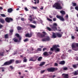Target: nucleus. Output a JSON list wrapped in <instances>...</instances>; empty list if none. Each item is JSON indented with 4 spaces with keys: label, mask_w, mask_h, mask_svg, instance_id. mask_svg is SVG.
<instances>
[{
    "label": "nucleus",
    "mask_w": 78,
    "mask_h": 78,
    "mask_svg": "<svg viewBox=\"0 0 78 78\" xmlns=\"http://www.w3.org/2000/svg\"><path fill=\"white\" fill-rule=\"evenodd\" d=\"M32 8H33V9H37V7L32 6Z\"/></svg>",
    "instance_id": "48"
},
{
    "label": "nucleus",
    "mask_w": 78,
    "mask_h": 78,
    "mask_svg": "<svg viewBox=\"0 0 78 78\" xmlns=\"http://www.w3.org/2000/svg\"><path fill=\"white\" fill-rule=\"evenodd\" d=\"M50 40V38L49 36H47L46 37L43 38L42 39V41L45 42V41H49Z\"/></svg>",
    "instance_id": "7"
},
{
    "label": "nucleus",
    "mask_w": 78,
    "mask_h": 78,
    "mask_svg": "<svg viewBox=\"0 0 78 78\" xmlns=\"http://www.w3.org/2000/svg\"><path fill=\"white\" fill-rule=\"evenodd\" d=\"M3 53H4V52H0V56H3Z\"/></svg>",
    "instance_id": "40"
},
{
    "label": "nucleus",
    "mask_w": 78,
    "mask_h": 78,
    "mask_svg": "<svg viewBox=\"0 0 78 78\" xmlns=\"http://www.w3.org/2000/svg\"><path fill=\"white\" fill-rule=\"evenodd\" d=\"M53 7V8H55L57 9H62V7L61 6L60 4L58 3H56L54 4Z\"/></svg>",
    "instance_id": "2"
},
{
    "label": "nucleus",
    "mask_w": 78,
    "mask_h": 78,
    "mask_svg": "<svg viewBox=\"0 0 78 78\" xmlns=\"http://www.w3.org/2000/svg\"><path fill=\"white\" fill-rule=\"evenodd\" d=\"M10 31V35H12V32L13 31H14V30H13V29H11L10 30H9Z\"/></svg>",
    "instance_id": "27"
},
{
    "label": "nucleus",
    "mask_w": 78,
    "mask_h": 78,
    "mask_svg": "<svg viewBox=\"0 0 78 78\" xmlns=\"http://www.w3.org/2000/svg\"><path fill=\"white\" fill-rule=\"evenodd\" d=\"M25 36L28 37H31V36H32V34L31 33L29 34V33H27L26 34Z\"/></svg>",
    "instance_id": "12"
},
{
    "label": "nucleus",
    "mask_w": 78,
    "mask_h": 78,
    "mask_svg": "<svg viewBox=\"0 0 78 78\" xmlns=\"http://www.w3.org/2000/svg\"><path fill=\"white\" fill-rule=\"evenodd\" d=\"M56 17L57 18V19H59L60 20H61L62 21H64V20H64V19L63 17V16H61L57 15L56 16Z\"/></svg>",
    "instance_id": "8"
},
{
    "label": "nucleus",
    "mask_w": 78,
    "mask_h": 78,
    "mask_svg": "<svg viewBox=\"0 0 78 78\" xmlns=\"http://www.w3.org/2000/svg\"><path fill=\"white\" fill-rule=\"evenodd\" d=\"M72 67L74 69H76V68L77 67V65L76 64L73 65L72 66Z\"/></svg>",
    "instance_id": "28"
},
{
    "label": "nucleus",
    "mask_w": 78,
    "mask_h": 78,
    "mask_svg": "<svg viewBox=\"0 0 78 78\" xmlns=\"http://www.w3.org/2000/svg\"><path fill=\"white\" fill-rule=\"evenodd\" d=\"M46 49H47V48H43V51H45V50Z\"/></svg>",
    "instance_id": "59"
},
{
    "label": "nucleus",
    "mask_w": 78,
    "mask_h": 78,
    "mask_svg": "<svg viewBox=\"0 0 78 78\" xmlns=\"http://www.w3.org/2000/svg\"><path fill=\"white\" fill-rule=\"evenodd\" d=\"M60 13H61L62 15H64L66 14V12L63 10L60 11Z\"/></svg>",
    "instance_id": "24"
},
{
    "label": "nucleus",
    "mask_w": 78,
    "mask_h": 78,
    "mask_svg": "<svg viewBox=\"0 0 78 78\" xmlns=\"http://www.w3.org/2000/svg\"><path fill=\"white\" fill-rule=\"evenodd\" d=\"M28 20H30V22H32L33 21V18H28Z\"/></svg>",
    "instance_id": "44"
},
{
    "label": "nucleus",
    "mask_w": 78,
    "mask_h": 78,
    "mask_svg": "<svg viewBox=\"0 0 78 78\" xmlns=\"http://www.w3.org/2000/svg\"><path fill=\"white\" fill-rule=\"evenodd\" d=\"M5 20L6 22H7V23H9V22H12V21H13V19L11 18L7 17L5 18Z\"/></svg>",
    "instance_id": "5"
},
{
    "label": "nucleus",
    "mask_w": 78,
    "mask_h": 78,
    "mask_svg": "<svg viewBox=\"0 0 78 78\" xmlns=\"http://www.w3.org/2000/svg\"><path fill=\"white\" fill-rule=\"evenodd\" d=\"M9 64H10L9 62H6L2 66H8V65H9Z\"/></svg>",
    "instance_id": "19"
},
{
    "label": "nucleus",
    "mask_w": 78,
    "mask_h": 78,
    "mask_svg": "<svg viewBox=\"0 0 78 78\" xmlns=\"http://www.w3.org/2000/svg\"><path fill=\"white\" fill-rule=\"evenodd\" d=\"M73 74L74 75H78V70L75 71L73 73Z\"/></svg>",
    "instance_id": "13"
},
{
    "label": "nucleus",
    "mask_w": 78,
    "mask_h": 78,
    "mask_svg": "<svg viewBox=\"0 0 78 78\" xmlns=\"http://www.w3.org/2000/svg\"><path fill=\"white\" fill-rule=\"evenodd\" d=\"M53 21H54V22L56 21V18H54L53 19Z\"/></svg>",
    "instance_id": "50"
},
{
    "label": "nucleus",
    "mask_w": 78,
    "mask_h": 78,
    "mask_svg": "<svg viewBox=\"0 0 78 78\" xmlns=\"http://www.w3.org/2000/svg\"><path fill=\"white\" fill-rule=\"evenodd\" d=\"M49 17H50V18H51V19L52 18H53V16L51 15H49Z\"/></svg>",
    "instance_id": "60"
},
{
    "label": "nucleus",
    "mask_w": 78,
    "mask_h": 78,
    "mask_svg": "<svg viewBox=\"0 0 78 78\" xmlns=\"http://www.w3.org/2000/svg\"><path fill=\"white\" fill-rule=\"evenodd\" d=\"M45 62H42L41 63V64H40V66H44V64H45Z\"/></svg>",
    "instance_id": "29"
},
{
    "label": "nucleus",
    "mask_w": 78,
    "mask_h": 78,
    "mask_svg": "<svg viewBox=\"0 0 78 78\" xmlns=\"http://www.w3.org/2000/svg\"><path fill=\"white\" fill-rule=\"evenodd\" d=\"M22 61L21 60H16L15 62L16 64H20L21 63Z\"/></svg>",
    "instance_id": "23"
},
{
    "label": "nucleus",
    "mask_w": 78,
    "mask_h": 78,
    "mask_svg": "<svg viewBox=\"0 0 78 78\" xmlns=\"http://www.w3.org/2000/svg\"><path fill=\"white\" fill-rule=\"evenodd\" d=\"M23 41L24 42H28V39L26 38L24 40H23Z\"/></svg>",
    "instance_id": "37"
},
{
    "label": "nucleus",
    "mask_w": 78,
    "mask_h": 78,
    "mask_svg": "<svg viewBox=\"0 0 78 78\" xmlns=\"http://www.w3.org/2000/svg\"><path fill=\"white\" fill-rule=\"evenodd\" d=\"M75 9H76V10H77V11H78V6H76L75 7Z\"/></svg>",
    "instance_id": "51"
},
{
    "label": "nucleus",
    "mask_w": 78,
    "mask_h": 78,
    "mask_svg": "<svg viewBox=\"0 0 78 78\" xmlns=\"http://www.w3.org/2000/svg\"><path fill=\"white\" fill-rule=\"evenodd\" d=\"M47 29L49 31H51V28H50V27H47Z\"/></svg>",
    "instance_id": "35"
},
{
    "label": "nucleus",
    "mask_w": 78,
    "mask_h": 78,
    "mask_svg": "<svg viewBox=\"0 0 78 78\" xmlns=\"http://www.w3.org/2000/svg\"><path fill=\"white\" fill-rule=\"evenodd\" d=\"M73 6H76V3H73Z\"/></svg>",
    "instance_id": "47"
},
{
    "label": "nucleus",
    "mask_w": 78,
    "mask_h": 78,
    "mask_svg": "<svg viewBox=\"0 0 78 78\" xmlns=\"http://www.w3.org/2000/svg\"><path fill=\"white\" fill-rule=\"evenodd\" d=\"M57 25L56 23H55L53 24V25L52 26H51V28L54 30V31H56V30H57Z\"/></svg>",
    "instance_id": "6"
},
{
    "label": "nucleus",
    "mask_w": 78,
    "mask_h": 78,
    "mask_svg": "<svg viewBox=\"0 0 78 78\" xmlns=\"http://www.w3.org/2000/svg\"><path fill=\"white\" fill-rule=\"evenodd\" d=\"M76 58V61H78V57L76 56L75 57Z\"/></svg>",
    "instance_id": "57"
},
{
    "label": "nucleus",
    "mask_w": 78,
    "mask_h": 78,
    "mask_svg": "<svg viewBox=\"0 0 78 78\" xmlns=\"http://www.w3.org/2000/svg\"><path fill=\"white\" fill-rule=\"evenodd\" d=\"M56 36L58 37H62V34L59 33H57L56 34Z\"/></svg>",
    "instance_id": "16"
},
{
    "label": "nucleus",
    "mask_w": 78,
    "mask_h": 78,
    "mask_svg": "<svg viewBox=\"0 0 78 78\" xmlns=\"http://www.w3.org/2000/svg\"><path fill=\"white\" fill-rule=\"evenodd\" d=\"M21 20H22V21H24L25 20V19H24V18H21Z\"/></svg>",
    "instance_id": "52"
},
{
    "label": "nucleus",
    "mask_w": 78,
    "mask_h": 78,
    "mask_svg": "<svg viewBox=\"0 0 78 78\" xmlns=\"http://www.w3.org/2000/svg\"><path fill=\"white\" fill-rule=\"evenodd\" d=\"M44 56H48L49 55L48 52L47 51H45L43 53Z\"/></svg>",
    "instance_id": "18"
},
{
    "label": "nucleus",
    "mask_w": 78,
    "mask_h": 78,
    "mask_svg": "<svg viewBox=\"0 0 78 78\" xmlns=\"http://www.w3.org/2000/svg\"><path fill=\"white\" fill-rule=\"evenodd\" d=\"M37 37H39L40 38H42V37H44L43 36H44V35L40 32H38L37 33Z\"/></svg>",
    "instance_id": "9"
},
{
    "label": "nucleus",
    "mask_w": 78,
    "mask_h": 78,
    "mask_svg": "<svg viewBox=\"0 0 78 78\" xmlns=\"http://www.w3.org/2000/svg\"><path fill=\"white\" fill-rule=\"evenodd\" d=\"M35 60H33V58H31V59H29V61H33L34 62V61H35Z\"/></svg>",
    "instance_id": "36"
},
{
    "label": "nucleus",
    "mask_w": 78,
    "mask_h": 78,
    "mask_svg": "<svg viewBox=\"0 0 78 78\" xmlns=\"http://www.w3.org/2000/svg\"><path fill=\"white\" fill-rule=\"evenodd\" d=\"M37 51H42V48H38L37 49Z\"/></svg>",
    "instance_id": "38"
},
{
    "label": "nucleus",
    "mask_w": 78,
    "mask_h": 78,
    "mask_svg": "<svg viewBox=\"0 0 78 78\" xmlns=\"http://www.w3.org/2000/svg\"><path fill=\"white\" fill-rule=\"evenodd\" d=\"M51 51H53L54 50V48H53V47L52 48H51L50 49Z\"/></svg>",
    "instance_id": "49"
},
{
    "label": "nucleus",
    "mask_w": 78,
    "mask_h": 78,
    "mask_svg": "<svg viewBox=\"0 0 78 78\" xmlns=\"http://www.w3.org/2000/svg\"><path fill=\"white\" fill-rule=\"evenodd\" d=\"M3 27V25H1V24H0V28H2Z\"/></svg>",
    "instance_id": "54"
},
{
    "label": "nucleus",
    "mask_w": 78,
    "mask_h": 78,
    "mask_svg": "<svg viewBox=\"0 0 78 78\" xmlns=\"http://www.w3.org/2000/svg\"><path fill=\"white\" fill-rule=\"evenodd\" d=\"M5 38V39H8V34H6L4 36Z\"/></svg>",
    "instance_id": "31"
},
{
    "label": "nucleus",
    "mask_w": 78,
    "mask_h": 78,
    "mask_svg": "<svg viewBox=\"0 0 78 78\" xmlns=\"http://www.w3.org/2000/svg\"><path fill=\"white\" fill-rule=\"evenodd\" d=\"M15 36H16L18 38L19 41H20L22 39V38L20 36L19 34H15Z\"/></svg>",
    "instance_id": "11"
},
{
    "label": "nucleus",
    "mask_w": 78,
    "mask_h": 78,
    "mask_svg": "<svg viewBox=\"0 0 78 78\" xmlns=\"http://www.w3.org/2000/svg\"><path fill=\"white\" fill-rule=\"evenodd\" d=\"M49 54H50L51 55L52 54V52L51 51H50L49 52Z\"/></svg>",
    "instance_id": "64"
},
{
    "label": "nucleus",
    "mask_w": 78,
    "mask_h": 78,
    "mask_svg": "<svg viewBox=\"0 0 78 78\" xmlns=\"http://www.w3.org/2000/svg\"><path fill=\"white\" fill-rule=\"evenodd\" d=\"M30 27L31 28H36V26H35L33 25L32 24L30 25Z\"/></svg>",
    "instance_id": "30"
},
{
    "label": "nucleus",
    "mask_w": 78,
    "mask_h": 78,
    "mask_svg": "<svg viewBox=\"0 0 78 78\" xmlns=\"http://www.w3.org/2000/svg\"><path fill=\"white\" fill-rule=\"evenodd\" d=\"M23 59V61L24 62H27V59L26 58V57H25Z\"/></svg>",
    "instance_id": "25"
},
{
    "label": "nucleus",
    "mask_w": 78,
    "mask_h": 78,
    "mask_svg": "<svg viewBox=\"0 0 78 78\" xmlns=\"http://www.w3.org/2000/svg\"><path fill=\"white\" fill-rule=\"evenodd\" d=\"M14 62V59H11L10 60L9 62V64H12V63H13Z\"/></svg>",
    "instance_id": "21"
},
{
    "label": "nucleus",
    "mask_w": 78,
    "mask_h": 78,
    "mask_svg": "<svg viewBox=\"0 0 78 78\" xmlns=\"http://www.w3.org/2000/svg\"><path fill=\"white\" fill-rule=\"evenodd\" d=\"M47 20H48V21H50V22H52V20L49 18H47Z\"/></svg>",
    "instance_id": "41"
},
{
    "label": "nucleus",
    "mask_w": 78,
    "mask_h": 78,
    "mask_svg": "<svg viewBox=\"0 0 78 78\" xmlns=\"http://www.w3.org/2000/svg\"><path fill=\"white\" fill-rule=\"evenodd\" d=\"M42 33L43 34V35H44V36H43L44 37H45V36L46 34H46V33L45 32L43 31L42 32Z\"/></svg>",
    "instance_id": "32"
},
{
    "label": "nucleus",
    "mask_w": 78,
    "mask_h": 78,
    "mask_svg": "<svg viewBox=\"0 0 78 78\" xmlns=\"http://www.w3.org/2000/svg\"><path fill=\"white\" fill-rule=\"evenodd\" d=\"M58 70V68L53 67H50L47 69V70L48 72H54Z\"/></svg>",
    "instance_id": "3"
},
{
    "label": "nucleus",
    "mask_w": 78,
    "mask_h": 78,
    "mask_svg": "<svg viewBox=\"0 0 78 78\" xmlns=\"http://www.w3.org/2000/svg\"><path fill=\"white\" fill-rule=\"evenodd\" d=\"M71 39H75V37H74V36H71Z\"/></svg>",
    "instance_id": "45"
},
{
    "label": "nucleus",
    "mask_w": 78,
    "mask_h": 78,
    "mask_svg": "<svg viewBox=\"0 0 78 78\" xmlns=\"http://www.w3.org/2000/svg\"><path fill=\"white\" fill-rule=\"evenodd\" d=\"M42 57H39L37 59V61H41V60H42Z\"/></svg>",
    "instance_id": "26"
},
{
    "label": "nucleus",
    "mask_w": 78,
    "mask_h": 78,
    "mask_svg": "<svg viewBox=\"0 0 78 78\" xmlns=\"http://www.w3.org/2000/svg\"><path fill=\"white\" fill-rule=\"evenodd\" d=\"M3 9V8L1 7H0V10H2Z\"/></svg>",
    "instance_id": "63"
},
{
    "label": "nucleus",
    "mask_w": 78,
    "mask_h": 78,
    "mask_svg": "<svg viewBox=\"0 0 78 78\" xmlns=\"http://www.w3.org/2000/svg\"><path fill=\"white\" fill-rule=\"evenodd\" d=\"M1 69H2V72H4V71H5V70H4V68H3V67H1Z\"/></svg>",
    "instance_id": "55"
},
{
    "label": "nucleus",
    "mask_w": 78,
    "mask_h": 78,
    "mask_svg": "<svg viewBox=\"0 0 78 78\" xmlns=\"http://www.w3.org/2000/svg\"><path fill=\"white\" fill-rule=\"evenodd\" d=\"M62 76L64 78H69V74H68L63 73L62 74Z\"/></svg>",
    "instance_id": "10"
},
{
    "label": "nucleus",
    "mask_w": 78,
    "mask_h": 78,
    "mask_svg": "<svg viewBox=\"0 0 78 78\" xmlns=\"http://www.w3.org/2000/svg\"><path fill=\"white\" fill-rule=\"evenodd\" d=\"M65 63H66V62H65V61L63 60L61 61L59 64H62V65H64L65 64Z\"/></svg>",
    "instance_id": "20"
},
{
    "label": "nucleus",
    "mask_w": 78,
    "mask_h": 78,
    "mask_svg": "<svg viewBox=\"0 0 78 78\" xmlns=\"http://www.w3.org/2000/svg\"><path fill=\"white\" fill-rule=\"evenodd\" d=\"M0 22L1 23H2L3 24V23H4L5 22V20L3 19H0Z\"/></svg>",
    "instance_id": "14"
},
{
    "label": "nucleus",
    "mask_w": 78,
    "mask_h": 78,
    "mask_svg": "<svg viewBox=\"0 0 78 78\" xmlns=\"http://www.w3.org/2000/svg\"><path fill=\"white\" fill-rule=\"evenodd\" d=\"M32 23H34V24H36V23H36V21H35V20L33 21L32 22Z\"/></svg>",
    "instance_id": "53"
},
{
    "label": "nucleus",
    "mask_w": 78,
    "mask_h": 78,
    "mask_svg": "<svg viewBox=\"0 0 78 78\" xmlns=\"http://www.w3.org/2000/svg\"><path fill=\"white\" fill-rule=\"evenodd\" d=\"M1 16H2V17H6V16H5V15L4 14H1Z\"/></svg>",
    "instance_id": "46"
},
{
    "label": "nucleus",
    "mask_w": 78,
    "mask_h": 78,
    "mask_svg": "<svg viewBox=\"0 0 78 78\" xmlns=\"http://www.w3.org/2000/svg\"><path fill=\"white\" fill-rule=\"evenodd\" d=\"M25 11H28V9H27V7H25Z\"/></svg>",
    "instance_id": "56"
},
{
    "label": "nucleus",
    "mask_w": 78,
    "mask_h": 78,
    "mask_svg": "<svg viewBox=\"0 0 78 78\" xmlns=\"http://www.w3.org/2000/svg\"><path fill=\"white\" fill-rule=\"evenodd\" d=\"M60 46H59V45L58 44L57 45L55 44L53 45V48L55 50V51H60V49L59 48H58V47H59Z\"/></svg>",
    "instance_id": "4"
},
{
    "label": "nucleus",
    "mask_w": 78,
    "mask_h": 78,
    "mask_svg": "<svg viewBox=\"0 0 78 78\" xmlns=\"http://www.w3.org/2000/svg\"><path fill=\"white\" fill-rule=\"evenodd\" d=\"M34 1H35V2H34V4H35V5H36V0H34Z\"/></svg>",
    "instance_id": "62"
},
{
    "label": "nucleus",
    "mask_w": 78,
    "mask_h": 78,
    "mask_svg": "<svg viewBox=\"0 0 78 78\" xmlns=\"http://www.w3.org/2000/svg\"><path fill=\"white\" fill-rule=\"evenodd\" d=\"M10 67L11 69H13V67H12V66H10Z\"/></svg>",
    "instance_id": "58"
},
{
    "label": "nucleus",
    "mask_w": 78,
    "mask_h": 78,
    "mask_svg": "<svg viewBox=\"0 0 78 78\" xmlns=\"http://www.w3.org/2000/svg\"><path fill=\"white\" fill-rule=\"evenodd\" d=\"M78 43H73L72 44L71 48L72 50L74 51H78Z\"/></svg>",
    "instance_id": "1"
},
{
    "label": "nucleus",
    "mask_w": 78,
    "mask_h": 78,
    "mask_svg": "<svg viewBox=\"0 0 78 78\" xmlns=\"http://www.w3.org/2000/svg\"><path fill=\"white\" fill-rule=\"evenodd\" d=\"M17 30H22V27H17Z\"/></svg>",
    "instance_id": "33"
},
{
    "label": "nucleus",
    "mask_w": 78,
    "mask_h": 78,
    "mask_svg": "<svg viewBox=\"0 0 78 78\" xmlns=\"http://www.w3.org/2000/svg\"><path fill=\"white\" fill-rule=\"evenodd\" d=\"M55 66H58V63H55Z\"/></svg>",
    "instance_id": "61"
},
{
    "label": "nucleus",
    "mask_w": 78,
    "mask_h": 78,
    "mask_svg": "<svg viewBox=\"0 0 78 78\" xmlns=\"http://www.w3.org/2000/svg\"><path fill=\"white\" fill-rule=\"evenodd\" d=\"M12 11H13L12 9L10 8L8 9L7 12H9V13H11V12Z\"/></svg>",
    "instance_id": "15"
},
{
    "label": "nucleus",
    "mask_w": 78,
    "mask_h": 78,
    "mask_svg": "<svg viewBox=\"0 0 78 78\" xmlns=\"http://www.w3.org/2000/svg\"><path fill=\"white\" fill-rule=\"evenodd\" d=\"M13 41H14L15 42H18V39L16 38V37H14L13 39Z\"/></svg>",
    "instance_id": "22"
},
{
    "label": "nucleus",
    "mask_w": 78,
    "mask_h": 78,
    "mask_svg": "<svg viewBox=\"0 0 78 78\" xmlns=\"http://www.w3.org/2000/svg\"><path fill=\"white\" fill-rule=\"evenodd\" d=\"M58 29L57 30V31H61V29H60L59 27H58Z\"/></svg>",
    "instance_id": "43"
},
{
    "label": "nucleus",
    "mask_w": 78,
    "mask_h": 78,
    "mask_svg": "<svg viewBox=\"0 0 78 78\" xmlns=\"http://www.w3.org/2000/svg\"><path fill=\"white\" fill-rule=\"evenodd\" d=\"M63 70H68V68L67 67H64L63 68Z\"/></svg>",
    "instance_id": "34"
},
{
    "label": "nucleus",
    "mask_w": 78,
    "mask_h": 78,
    "mask_svg": "<svg viewBox=\"0 0 78 78\" xmlns=\"http://www.w3.org/2000/svg\"><path fill=\"white\" fill-rule=\"evenodd\" d=\"M38 56H35V57H34L35 58V61H36V60H37V58H38Z\"/></svg>",
    "instance_id": "39"
},
{
    "label": "nucleus",
    "mask_w": 78,
    "mask_h": 78,
    "mask_svg": "<svg viewBox=\"0 0 78 78\" xmlns=\"http://www.w3.org/2000/svg\"><path fill=\"white\" fill-rule=\"evenodd\" d=\"M56 36H57L56 35V34L55 33H53L51 37L52 38H56Z\"/></svg>",
    "instance_id": "17"
},
{
    "label": "nucleus",
    "mask_w": 78,
    "mask_h": 78,
    "mask_svg": "<svg viewBox=\"0 0 78 78\" xmlns=\"http://www.w3.org/2000/svg\"><path fill=\"white\" fill-rule=\"evenodd\" d=\"M45 71V70H42L41 71V73H44V72Z\"/></svg>",
    "instance_id": "42"
}]
</instances>
